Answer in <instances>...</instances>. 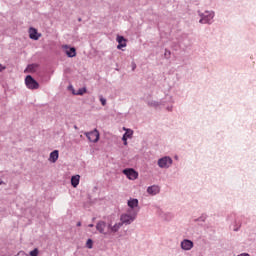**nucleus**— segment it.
I'll return each instance as SVG.
<instances>
[{
  "label": "nucleus",
  "mask_w": 256,
  "mask_h": 256,
  "mask_svg": "<svg viewBox=\"0 0 256 256\" xmlns=\"http://www.w3.org/2000/svg\"><path fill=\"white\" fill-rule=\"evenodd\" d=\"M121 223H115L114 225L100 220L96 224V229L101 235H111V233H117L121 229Z\"/></svg>",
  "instance_id": "1"
},
{
  "label": "nucleus",
  "mask_w": 256,
  "mask_h": 256,
  "mask_svg": "<svg viewBox=\"0 0 256 256\" xmlns=\"http://www.w3.org/2000/svg\"><path fill=\"white\" fill-rule=\"evenodd\" d=\"M139 213V210H127V213H124L120 216V221L118 222L121 224V227L123 225H131L135 219H137V215Z\"/></svg>",
  "instance_id": "2"
},
{
  "label": "nucleus",
  "mask_w": 256,
  "mask_h": 256,
  "mask_svg": "<svg viewBox=\"0 0 256 256\" xmlns=\"http://www.w3.org/2000/svg\"><path fill=\"white\" fill-rule=\"evenodd\" d=\"M198 15L200 17L199 23L202 25H211L213 23V19H215V12L213 11H198Z\"/></svg>",
  "instance_id": "3"
},
{
  "label": "nucleus",
  "mask_w": 256,
  "mask_h": 256,
  "mask_svg": "<svg viewBox=\"0 0 256 256\" xmlns=\"http://www.w3.org/2000/svg\"><path fill=\"white\" fill-rule=\"evenodd\" d=\"M157 165L160 167V169H169V167L173 165V158H171V156H164L159 158Z\"/></svg>",
  "instance_id": "4"
},
{
  "label": "nucleus",
  "mask_w": 256,
  "mask_h": 256,
  "mask_svg": "<svg viewBox=\"0 0 256 256\" xmlns=\"http://www.w3.org/2000/svg\"><path fill=\"white\" fill-rule=\"evenodd\" d=\"M25 85L27 89H30L31 91L35 89H39V82L31 77V75L26 76L25 78Z\"/></svg>",
  "instance_id": "5"
},
{
  "label": "nucleus",
  "mask_w": 256,
  "mask_h": 256,
  "mask_svg": "<svg viewBox=\"0 0 256 256\" xmlns=\"http://www.w3.org/2000/svg\"><path fill=\"white\" fill-rule=\"evenodd\" d=\"M84 135L87 137L90 143H97V141H99V130L97 129L90 132H85Z\"/></svg>",
  "instance_id": "6"
},
{
  "label": "nucleus",
  "mask_w": 256,
  "mask_h": 256,
  "mask_svg": "<svg viewBox=\"0 0 256 256\" xmlns=\"http://www.w3.org/2000/svg\"><path fill=\"white\" fill-rule=\"evenodd\" d=\"M194 247H195V243H193L192 240L183 239L180 242V249H182V251H191V249H193Z\"/></svg>",
  "instance_id": "7"
},
{
  "label": "nucleus",
  "mask_w": 256,
  "mask_h": 256,
  "mask_svg": "<svg viewBox=\"0 0 256 256\" xmlns=\"http://www.w3.org/2000/svg\"><path fill=\"white\" fill-rule=\"evenodd\" d=\"M122 173L126 175L130 181H135V179L139 177V173H137V171H135L133 168H126L122 171Z\"/></svg>",
  "instance_id": "8"
},
{
  "label": "nucleus",
  "mask_w": 256,
  "mask_h": 256,
  "mask_svg": "<svg viewBox=\"0 0 256 256\" xmlns=\"http://www.w3.org/2000/svg\"><path fill=\"white\" fill-rule=\"evenodd\" d=\"M127 205L129 207L128 211H139V209H137V207H139V200L137 198H130Z\"/></svg>",
  "instance_id": "9"
},
{
  "label": "nucleus",
  "mask_w": 256,
  "mask_h": 256,
  "mask_svg": "<svg viewBox=\"0 0 256 256\" xmlns=\"http://www.w3.org/2000/svg\"><path fill=\"white\" fill-rule=\"evenodd\" d=\"M63 49L67 55V57H75L77 55V50L75 47H69L67 45L63 46Z\"/></svg>",
  "instance_id": "10"
},
{
  "label": "nucleus",
  "mask_w": 256,
  "mask_h": 256,
  "mask_svg": "<svg viewBox=\"0 0 256 256\" xmlns=\"http://www.w3.org/2000/svg\"><path fill=\"white\" fill-rule=\"evenodd\" d=\"M160 191L161 188L158 185H152L147 188V194L152 196L159 195Z\"/></svg>",
  "instance_id": "11"
},
{
  "label": "nucleus",
  "mask_w": 256,
  "mask_h": 256,
  "mask_svg": "<svg viewBox=\"0 0 256 256\" xmlns=\"http://www.w3.org/2000/svg\"><path fill=\"white\" fill-rule=\"evenodd\" d=\"M123 129L126 132L123 134L122 141L124 142V145H127V140L133 137V130L127 128Z\"/></svg>",
  "instance_id": "12"
},
{
  "label": "nucleus",
  "mask_w": 256,
  "mask_h": 256,
  "mask_svg": "<svg viewBox=\"0 0 256 256\" xmlns=\"http://www.w3.org/2000/svg\"><path fill=\"white\" fill-rule=\"evenodd\" d=\"M116 41L118 43L117 49H123V47H127V39L123 36H117Z\"/></svg>",
  "instance_id": "13"
},
{
  "label": "nucleus",
  "mask_w": 256,
  "mask_h": 256,
  "mask_svg": "<svg viewBox=\"0 0 256 256\" xmlns=\"http://www.w3.org/2000/svg\"><path fill=\"white\" fill-rule=\"evenodd\" d=\"M29 37L30 39H33L34 41H38L39 37H41V34L37 32V29L31 27L29 29Z\"/></svg>",
  "instance_id": "14"
},
{
  "label": "nucleus",
  "mask_w": 256,
  "mask_h": 256,
  "mask_svg": "<svg viewBox=\"0 0 256 256\" xmlns=\"http://www.w3.org/2000/svg\"><path fill=\"white\" fill-rule=\"evenodd\" d=\"M148 107H154L157 109V107H161V105H165V102L163 101H157V100H149L147 101Z\"/></svg>",
  "instance_id": "15"
},
{
  "label": "nucleus",
  "mask_w": 256,
  "mask_h": 256,
  "mask_svg": "<svg viewBox=\"0 0 256 256\" xmlns=\"http://www.w3.org/2000/svg\"><path fill=\"white\" fill-rule=\"evenodd\" d=\"M57 159H59V150H54L50 153L48 160L50 163H57Z\"/></svg>",
  "instance_id": "16"
},
{
  "label": "nucleus",
  "mask_w": 256,
  "mask_h": 256,
  "mask_svg": "<svg viewBox=\"0 0 256 256\" xmlns=\"http://www.w3.org/2000/svg\"><path fill=\"white\" fill-rule=\"evenodd\" d=\"M230 229L231 231H239L241 229V222L240 221H237L235 220L231 225H230Z\"/></svg>",
  "instance_id": "17"
},
{
  "label": "nucleus",
  "mask_w": 256,
  "mask_h": 256,
  "mask_svg": "<svg viewBox=\"0 0 256 256\" xmlns=\"http://www.w3.org/2000/svg\"><path fill=\"white\" fill-rule=\"evenodd\" d=\"M79 179H80L79 175L72 176V178H71L72 187H77V185H79Z\"/></svg>",
  "instance_id": "18"
},
{
  "label": "nucleus",
  "mask_w": 256,
  "mask_h": 256,
  "mask_svg": "<svg viewBox=\"0 0 256 256\" xmlns=\"http://www.w3.org/2000/svg\"><path fill=\"white\" fill-rule=\"evenodd\" d=\"M73 95H85V93H87V88H80L78 89L77 92H75V90H73Z\"/></svg>",
  "instance_id": "19"
},
{
  "label": "nucleus",
  "mask_w": 256,
  "mask_h": 256,
  "mask_svg": "<svg viewBox=\"0 0 256 256\" xmlns=\"http://www.w3.org/2000/svg\"><path fill=\"white\" fill-rule=\"evenodd\" d=\"M36 69H37V64H30V65H28V67H27V70H28L30 73L35 72Z\"/></svg>",
  "instance_id": "20"
},
{
  "label": "nucleus",
  "mask_w": 256,
  "mask_h": 256,
  "mask_svg": "<svg viewBox=\"0 0 256 256\" xmlns=\"http://www.w3.org/2000/svg\"><path fill=\"white\" fill-rule=\"evenodd\" d=\"M99 101L103 107H105V105H107V99H105V97H103V95H99Z\"/></svg>",
  "instance_id": "21"
},
{
  "label": "nucleus",
  "mask_w": 256,
  "mask_h": 256,
  "mask_svg": "<svg viewBox=\"0 0 256 256\" xmlns=\"http://www.w3.org/2000/svg\"><path fill=\"white\" fill-rule=\"evenodd\" d=\"M86 247L88 249H93V240L88 239L87 242H86Z\"/></svg>",
  "instance_id": "22"
},
{
  "label": "nucleus",
  "mask_w": 256,
  "mask_h": 256,
  "mask_svg": "<svg viewBox=\"0 0 256 256\" xmlns=\"http://www.w3.org/2000/svg\"><path fill=\"white\" fill-rule=\"evenodd\" d=\"M156 213L157 215H159V217H163V210L158 206H156Z\"/></svg>",
  "instance_id": "23"
},
{
  "label": "nucleus",
  "mask_w": 256,
  "mask_h": 256,
  "mask_svg": "<svg viewBox=\"0 0 256 256\" xmlns=\"http://www.w3.org/2000/svg\"><path fill=\"white\" fill-rule=\"evenodd\" d=\"M39 255V250L35 248L34 250L30 251V256H38Z\"/></svg>",
  "instance_id": "24"
},
{
  "label": "nucleus",
  "mask_w": 256,
  "mask_h": 256,
  "mask_svg": "<svg viewBox=\"0 0 256 256\" xmlns=\"http://www.w3.org/2000/svg\"><path fill=\"white\" fill-rule=\"evenodd\" d=\"M164 57L166 58V59H169L170 57H171V51H169V50H165V53H164Z\"/></svg>",
  "instance_id": "25"
},
{
  "label": "nucleus",
  "mask_w": 256,
  "mask_h": 256,
  "mask_svg": "<svg viewBox=\"0 0 256 256\" xmlns=\"http://www.w3.org/2000/svg\"><path fill=\"white\" fill-rule=\"evenodd\" d=\"M5 69V67H3L1 64H0V73L1 71H3Z\"/></svg>",
  "instance_id": "26"
},
{
  "label": "nucleus",
  "mask_w": 256,
  "mask_h": 256,
  "mask_svg": "<svg viewBox=\"0 0 256 256\" xmlns=\"http://www.w3.org/2000/svg\"><path fill=\"white\" fill-rule=\"evenodd\" d=\"M68 89H71L72 93H73V91H75V89H73V86H71V85L68 87Z\"/></svg>",
  "instance_id": "27"
},
{
  "label": "nucleus",
  "mask_w": 256,
  "mask_h": 256,
  "mask_svg": "<svg viewBox=\"0 0 256 256\" xmlns=\"http://www.w3.org/2000/svg\"><path fill=\"white\" fill-rule=\"evenodd\" d=\"M167 111H173V106L168 107V108H167Z\"/></svg>",
  "instance_id": "28"
},
{
  "label": "nucleus",
  "mask_w": 256,
  "mask_h": 256,
  "mask_svg": "<svg viewBox=\"0 0 256 256\" xmlns=\"http://www.w3.org/2000/svg\"><path fill=\"white\" fill-rule=\"evenodd\" d=\"M137 68V65H133V67H132V71H135V69Z\"/></svg>",
  "instance_id": "29"
},
{
  "label": "nucleus",
  "mask_w": 256,
  "mask_h": 256,
  "mask_svg": "<svg viewBox=\"0 0 256 256\" xmlns=\"http://www.w3.org/2000/svg\"><path fill=\"white\" fill-rule=\"evenodd\" d=\"M77 227H81V222H77Z\"/></svg>",
  "instance_id": "30"
},
{
  "label": "nucleus",
  "mask_w": 256,
  "mask_h": 256,
  "mask_svg": "<svg viewBox=\"0 0 256 256\" xmlns=\"http://www.w3.org/2000/svg\"><path fill=\"white\" fill-rule=\"evenodd\" d=\"M0 185H3V180H0Z\"/></svg>",
  "instance_id": "31"
},
{
  "label": "nucleus",
  "mask_w": 256,
  "mask_h": 256,
  "mask_svg": "<svg viewBox=\"0 0 256 256\" xmlns=\"http://www.w3.org/2000/svg\"><path fill=\"white\" fill-rule=\"evenodd\" d=\"M74 129H78L77 125H74Z\"/></svg>",
  "instance_id": "32"
},
{
  "label": "nucleus",
  "mask_w": 256,
  "mask_h": 256,
  "mask_svg": "<svg viewBox=\"0 0 256 256\" xmlns=\"http://www.w3.org/2000/svg\"><path fill=\"white\" fill-rule=\"evenodd\" d=\"M88 227H93V224H89Z\"/></svg>",
  "instance_id": "33"
},
{
  "label": "nucleus",
  "mask_w": 256,
  "mask_h": 256,
  "mask_svg": "<svg viewBox=\"0 0 256 256\" xmlns=\"http://www.w3.org/2000/svg\"><path fill=\"white\" fill-rule=\"evenodd\" d=\"M78 21H81V18H79Z\"/></svg>",
  "instance_id": "34"
}]
</instances>
